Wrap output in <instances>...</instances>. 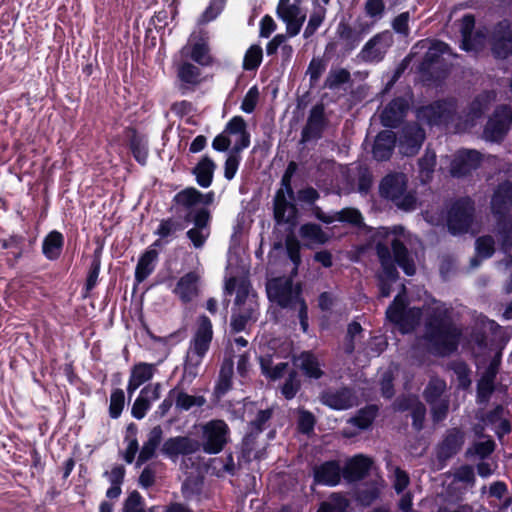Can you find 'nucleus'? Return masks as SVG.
<instances>
[{"mask_svg":"<svg viewBox=\"0 0 512 512\" xmlns=\"http://www.w3.org/2000/svg\"><path fill=\"white\" fill-rule=\"evenodd\" d=\"M462 329L447 308H433L425 317L422 339L428 352L437 357L454 354L460 345Z\"/></svg>","mask_w":512,"mask_h":512,"instance_id":"f257e3e1","label":"nucleus"},{"mask_svg":"<svg viewBox=\"0 0 512 512\" xmlns=\"http://www.w3.org/2000/svg\"><path fill=\"white\" fill-rule=\"evenodd\" d=\"M375 252L381 265L382 273L377 276L379 296L387 298L392 291V283L399 279L398 265L407 276L416 274V265L405 243L399 238H393L390 247L378 241Z\"/></svg>","mask_w":512,"mask_h":512,"instance_id":"f03ea898","label":"nucleus"},{"mask_svg":"<svg viewBox=\"0 0 512 512\" xmlns=\"http://www.w3.org/2000/svg\"><path fill=\"white\" fill-rule=\"evenodd\" d=\"M298 170L295 161L288 162L280 180V187L273 197V217L277 224L296 225L299 209L296 204V192L292 186V179Z\"/></svg>","mask_w":512,"mask_h":512,"instance_id":"7ed1b4c3","label":"nucleus"},{"mask_svg":"<svg viewBox=\"0 0 512 512\" xmlns=\"http://www.w3.org/2000/svg\"><path fill=\"white\" fill-rule=\"evenodd\" d=\"M213 340V326L210 318L202 314L197 318L196 329L190 341L185 370L197 375V370L210 349Z\"/></svg>","mask_w":512,"mask_h":512,"instance_id":"20e7f679","label":"nucleus"},{"mask_svg":"<svg viewBox=\"0 0 512 512\" xmlns=\"http://www.w3.org/2000/svg\"><path fill=\"white\" fill-rule=\"evenodd\" d=\"M226 132L230 134H239L233 147L229 150L224 163V177L228 181L232 180L239 168L241 162V152L248 148L251 143V135L247 130V123L242 116H233L226 123Z\"/></svg>","mask_w":512,"mask_h":512,"instance_id":"39448f33","label":"nucleus"},{"mask_svg":"<svg viewBox=\"0 0 512 512\" xmlns=\"http://www.w3.org/2000/svg\"><path fill=\"white\" fill-rule=\"evenodd\" d=\"M475 202L469 196L456 199L447 211V229L453 236L470 231L475 220Z\"/></svg>","mask_w":512,"mask_h":512,"instance_id":"423d86ee","label":"nucleus"},{"mask_svg":"<svg viewBox=\"0 0 512 512\" xmlns=\"http://www.w3.org/2000/svg\"><path fill=\"white\" fill-rule=\"evenodd\" d=\"M385 314L387 320L397 326L402 334L414 331L420 319V310L409 308L407 299L401 294L394 297Z\"/></svg>","mask_w":512,"mask_h":512,"instance_id":"0eeeda50","label":"nucleus"},{"mask_svg":"<svg viewBox=\"0 0 512 512\" xmlns=\"http://www.w3.org/2000/svg\"><path fill=\"white\" fill-rule=\"evenodd\" d=\"M450 51V46L435 40L428 48L419 65V71L429 80L437 81L446 78L448 71L440 66L444 65L443 55Z\"/></svg>","mask_w":512,"mask_h":512,"instance_id":"6e6552de","label":"nucleus"},{"mask_svg":"<svg viewBox=\"0 0 512 512\" xmlns=\"http://www.w3.org/2000/svg\"><path fill=\"white\" fill-rule=\"evenodd\" d=\"M267 294L271 301L283 309H294L302 298V286L294 285L291 279L276 278L267 287Z\"/></svg>","mask_w":512,"mask_h":512,"instance_id":"1a4fd4ad","label":"nucleus"},{"mask_svg":"<svg viewBox=\"0 0 512 512\" xmlns=\"http://www.w3.org/2000/svg\"><path fill=\"white\" fill-rule=\"evenodd\" d=\"M230 429L224 420L216 419L207 422L202 428L200 448L207 454L220 453L228 442Z\"/></svg>","mask_w":512,"mask_h":512,"instance_id":"9d476101","label":"nucleus"},{"mask_svg":"<svg viewBox=\"0 0 512 512\" xmlns=\"http://www.w3.org/2000/svg\"><path fill=\"white\" fill-rule=\"evenodd\" d=\"M183 221L194 224V227L186 232V237L196 249L202 248L211 233L210 210L207 207H200L195 214L184 215Z\"/></svg>","mask_w":512,"mask_h":512,"instance_id":"9b49d317","label":"nucleus"},{"mask_svg":"<svg viewBox=\"0 0 512 512\" xmlns=\"http://www.w3.org/2000/svg\"><path fill=\"white\" fill-rule=\"evenodd\" d=\"M455 112V102L452 99H438L417 110V118L429 126L447 124Z\"/></svg>","mask_w":512,"mask_h":512,"instance_id":"f8f14e48","label":"nucleus"},{"mask_svg":"<svg viewBox=\"0 0 512 512\" xmlns=\"http://www.w3.org/2000/svg\"><path fill=\"white\" fill-rule=\"evenodd\" d=\"M507 104L498 105L483 128V138L492 143H501L510 131L512 121L507 113Z\"/></svg>","mask_w":512,"mask_h":512,"instance_id":"ddd939ff","label":"nucleus"},{"mask_svg":"<svg viewBox=\"0 0 512 512\" xmlns=\"http://www.w3.org/2000/svg\"><path fill=\"white\" fill-rule=\"evenodd\" d=\"M328 125L323 103L315 104L309 112L307 121L301 130L300 142L305 144L310 141H317L323 137Z\"/></svg>","mask_w":512,"mask_h":512,"instance_id":"4468645a","label":"nucleus"},{"mask_svg":"<svg viewBox=\"0 0 512 512\" xmlns=\"http://www.w3.org/2000/svg\"><path fill=\"white\" fill-rule=\"evenodd\" d=\"M425 137V130L419 124L406 123L397 138L400 153L407 157L415 156L422 147Z\"/></svg>","mask_w":512,"mask_h":512,"instance_id":"2eb2a0df","label":"nucleus"},{"mask_svg":"<svg viewBox=\"0 0 512 512\" xmlns=\"http://www.w3.org/2000/svg\"><path fill=\"white\" fill-rule=\"evenodd\" d=\"M490 46L495 59L505 60L512 55V27L507 21L496 24L490 36Z\"/></svg>","mask_w":512,"mask_h":512,"instance_id":"dca6fc26","label":"nucleus"},{"mask_svg":"<svg viewBox=\"0 0 512 512\" xmlns=\"http://www.w3.org/2000/svg\"><path fill=\"white\" fill-rule=\"evenodd\" d=\"M482 160L483 156L479 151L461 149L457 151L451 162L450 173L456 178L466 177L480 167Z\"/></svg>","mask_w":512,"mask_h":512,"instance_id":"f3484780","label":"nucleus"},{"mask_svg":"<svg viewBox=\"0 0 512 512\" xmlns=\"http://www.w3.org/2000/svg\"><path fill=\"white\" fill-rule=\"evenodd\" d=\"M200 450V442L188 436H175L166 439L161 447V453L171 460L180 455H192Z\"/></svg>","mask_w":512,"mask_h":512,"instance_id":"a211bd4d","label":"nucleus"},{"mask_svg":"<svg viewBox=\"0 0 512 512\" xmlns=\"http://www.w3.org/2000/svg\"><path fill=\"white\" fill-rule=\"evenodd\" d=\"M373 460L364 454L348 458L343 466V478L347 483H356L365 479L371 471Z\"/></svg>","mask_w":512,"mask_h":512,"instance_id":"6ab92c4d","label":"nucleus"},{"mask_svg":"<svg viewBox=\"0 0 512 512\" xmlns=\"http://www.w3.org/2000/svg\"><path fill=\"white\" fill-rule=\"evenodd\" d=\"M343 467L338 460L324 461L313 468V481L315 484L335 487L341 482Z\"/></svg>","mask_w":512,"mask_h":512,"instance_id":"aec40b11","label":"nucleus"},{"mask_svg":"<svg viewBox=\"0 0 512 512\" xmlns=\"http://www.w3.org/2000/svg\"><path fill=\"white\" fill-rule=\"evenodd\" d=\"M409 109L408 101L404 97L392 99L380 114L381 124L388 129L400 126Z\"/></svg>","mask_w":512,"mask_h":512,"instance_id":"412c9836","label":"nucleus"},{"mask_svg":"<svg viewBox=\"0 0 512 512\" xmlns=\"http://www.w3.org/2000/svg\"><path fill=\"white\" fill-rule=\"evenodd\" d=\"M397 144V135L390 129H384L377 133L372 144V157L378 162L391 159Z\"/></svg>","mask_w":512,"mask_h":512,"instance_id":"4be33fe9","label":"nucleus"},{"mask_svg":"<svg viewBox=\"0 0 512 512\" xmlns=\"http://www.w3.org/2000/svg\"><path fill=\"white\" fill-rule=\"evenodd\" d=\"M512 208V182L505 180L497 185L491 197V211L495 217L510 215Z\"/></svg>","mask_w":512,"mask_h":512,"instance_id":"5701e85b","label":"nucleus"},{"mask_svg":"<svg viewBox=\"0 0 512 512\" xmlns=\"http://www.w3.org/2000/svg\"><path fill=\"white\" fill-rule=\"evenodd\" d=\"M388 39L386 33H377L370 38L362 47L358 57L365 63H377L383 60L388 43H384Z\"/></svg>","mask_w":512,"mask_h":512,"instance_id":"b1692460","label":"nucleus"},{"mask_svg":"<svg viewBox=\"0 0 512 512\" xmlns=\"http://www.w3.org/2000/svg\"><path fill=\"white\" fill-rule=\"evenodd\" d=\"M197 206L196 188L189 186L180 190L173 196L169 211L178 215L182 212L185 213L184 215L195 214L199 209Z\"/></svg>","mask_w":512,"mask_h":512,"instance_id":"393cba45","label":"nucleus"},{"mask_svg":"<svg viewBox=\"0 0 512 512\" xmlns=\"http://www.w3.org/2000/svg\"><path fill=\"white\" fill-rule=\"evenodd\" d=\"M321 401L334 410H347L354 405L355 396L351 388L341 387L335 391H324Z\"/></svg>","mask_w":512,"mask_h":512,"instance_id":"a878e982","label":"nucleus"},{"mask_svg":"<svg viewBox=\"0 0 512 512\" xmlns=\"http://www.w3.org/2000/svg\"><path fill=\"white\" fill-rule=\"evenodd\" d=\"M407 189L405 175L402 173H391L386 175L380 182V195L391 202L398 199Z\"/></svg>","mask_w":512,"mask_h":512,"instance_id":"bb28decb","label":"nucleus"},{"mask_svg":"<svg viewBox=\"0 0 512 512\" xmlns=\"http://www.w3.org/2000/svg\"><path fill=\"white\" fill-rule=\"evenodd\" d=\"M200 276L195 271H190L179 278L173 293L179 297L181 302L189 303L199 294L198 284Z\"/></svg>","mask_w":512,"mask_h":512,"instance_id":"cd10ccee","label":"nucleus"},{"mask_svg":"<svg viewBox=\"0 0 512 512\" xmlns=\"http://www.w3.org/2000/svg\"><path fill=\"white\" fill-rule=\"evenodd\" d=\"M202 72L199 67L191 62L184 61L177 66V78L180 81V90L182 94L194 89L201 84Z\"/></svg>","mask_w":512,"mask_h":512,"instance_id":"c85d7f7f","label":"nucleus"},{"mask_svg":"<svg viewBox=\"0 0 512 512\" xmlns=\"http://www.w3.org/2000/svg\"><path fill=\"white\" fill-rule=\"evenodd\" d=\"M158 257L159 252L153 248H147L144 253L140 255L135 267V285L144 282L154 272Z\"/></svg>","mask_w":512,"mask_h":512,"instance_id":"c756f323","label":"nucleus"},{"mask_svg":"<svg viewBox=\"0 0 512 512\" xmlns=\"http://www.w3.org/2000/svg\"><path fill=\"white\" fill-rule=\"evenodd\" d=\"M125 134L128 139V147L136 162L142 166L146 165L149 152L145 137L134 127H127Z\"/></svg>","mask_w":512,"mask_h":512,"instance_id":"7c9ffc66","label":"nucleus"},{"mask_svg":"<svg viewBox=\"0 0 512 512\" xmlns=\"http://www.w3.org/2000/svg\"><path fill=\"white\" fill-rule=\"evenodd\" d=\"M216 168L214 160L210 156L204 155L192 168L191 173L201 188H208L212 185Z\"/></svg>","mask_w":512,"mask_h":512,"instance_id":"2f4dec72","label":"nucleus"},{"mask_svg":"<svg viewBox=\"0 0 512 512\" xmlns=\"http://www.w3.org/2000/svg\"><path fill=\"white\" fill-rule=\"evenodd\" d=\"M103 254V245L97 246L92 254L91 263L89 265L84 286L82 288V295L84 298L88 297L91 291L97 286L99 274L101 270Z\"/></svg>","mask_w":512,"mask_h":512,"instance_id":"473e14b6","label":"nucleus"},{"mask_svg":"<svg viewBox=\"0 0 512 512\" xmlns=\"http://www.w3.org/2000/svg\"><path fill=\"white\" fill-rule=\"evenodd\" d=\"M463 436L458 429L448 432L442 442L438 445L437 457L439 460H448L455 456L461 449Z\"/></svg>","mask_w":512,"mask_h":512,"instance_id":"72a5a7b5","label":"nucleus"},{"mask_svg":"<svg viewBox=\"0 0 512 512\" xmlns=\"http://www.w3.org/2000/svg\"><path fill=\"white\" fill-rule=\"evenodd\" d=\"M234 374V362L231 358H225L220 366L218 379L214 386V395L220 399L232 389Z\"/></svg>","mask_w":512,"mask_h":512,"instance_id":"f704fd0d","label":"nucleus"},{"mask_svg":"<svg viewBox=\"0 0 512 512\" xmlns=\"http://www.w3.org/2000/svg\"><path fill=\"white\" fill-rule=\"evenodd\" d=\"M257 303L249 301L247 306L239 308L238 312H233L230 321L231 333H240L245 331L246 326L251 321H256Z\"/></svg>","mask_w":512,"mask_h":512,"instance_id":"c9c22d12","label":"nucleus"},{"mask_svg":"<svg viewBox=\"0 0 512 512\" xmlns=\"http://www.w3.org/2000/svg\"><path fill=\"white\" fill-rule=\"evenodd\" d=\"M64 235L57 231H50L43 239L42 253L50 261H56L60 258L64 247Z\"/></svg>","mask_w":512,"mask_h":512,"instance_id":"e433bc0d","label":"nucleus"},{"mask_svg":"<svg viewBox=\"0 0 512 512\" xmlns=\"http://www.w3.org/2000/svg\"><path fill=\"white\" fill-rule=\"evenodd\" d=\"M189 58L202 67L212 66L214 57L211 55V49L208 41L199 37L190 45Z\"/></svg>","mask_w":512,"mask_h":512,"instance_id":"4c0bfd02","label":"nucleus"},{"mask_svg":"<svg viewBox=\"0 0 512 512\" xmlns=\"http://www.w3.org/2000/svg\"><path fill=\"white\" fill-rule=\"evenodd\" d=\"M297 361L300 362L298 366L306 377L318 380L324 375L317 357L311 351L301 352Z\"/></svg>","mask_w":512,"mask_h":512,"instance_id":"58836bf2","label":"nucleus"},{"mask_svg":"<svg viewBox=\"0 0 512 512\" xmlns=\"http://www.w3.org/2000/svg\"><path fill=\"white\" fill-rule=\"evenodd\" d=\"M495 377L496 372L490 367L489 370L478 380L476 387L477 403L486 404L489 402L495 391Z\"/></svg>","mask_w":512,"mask_h":512,"instance_id":"ea45409f","label":"nucleus"},{"mask_svg":"<svg viewBox=\"0 0 512 512\" xmlns=\"http://www.w3.org/2000/svg\"><path fill=\"white\" fill-rule=\"evenodd\" d=\"M185 229V222L174 217H167L160 220L157 229L154 234L164 239L165 243H169L170 240L176 237L177 232H181Z\"/></svg>","mask_w":512,"mask_h":512,"instance_id":"a19ab883","label":"nucleus"},{"mask_svg":"<svg viewBox=\"0 0 512 512\" xmlns=\"http://www.w3.org/2000/svg\"><path fill=\"white\" fill-rule=\"evenodd\" d=\"M336 33L340 40L344 42L345 51H353L363 40L360 33L356 31L349 23L341 21L337 26Z\"/></svg>","mask_w":512,"mask_h":512,"instance_id":"79ce46f5","label":"nucleus"},{"mask_svg":"<svg viewBox=\"0 0 512 512\" xmlns=\"http://www.w3.org/2000/svg\"><path fill=\"white\" fill-rule=\"evenodd\" d=\"M379 408L375 404H370L361 408L352 418L351 422L354 426L361 430L368 429L377 417Z\"/></svg>","mask_w":512,"mask_h":512,"instance_id":"37998d69","label":"nucleus"},{"mask_svg":"<svg viewBox=\"0 0 512 512\" xmlns=\"http://www.w3.org/2000/svg\"><path fill=\"white\" fill-rule=\"evenodd\" d=\"M301 238L323 245L329 241V235L316 223H305L299 229Z\"/></svg>","mask_w":512,"mask_h":512,"instance_id":"c03bdc74","label":"nucleus"},{"mask_svg":"<svg viewBox=\"0 0 512 512\" xmlns=\"http://www.w3.org/2000/svg\"><path fill=\"white\" fill-rule=\"evenodd\" d=\"M496 224L503 249H512V215L496 217Z\"/></svg>","mask_w":512,"mask_h":512,"instance_id":"a18cd8bd","label":"nucleus"},{"mask_svg":"<svg viewBox=\"0 0 512 512\" xmlns=\"http://www.w3.org/2000/svg\"><path fill=\"white\" fill-rule=\"evenodd\" d=\"M260 367L262 374L272 380L276 381L284 376L289 365L287 362H280L276 365H273V362L270 358H261Z\"/></svg>","mask_w":512,"mask_h":512,"instance_id":"49530a36","label":"nucleus"},{"mask_svg":"<svg viewBox=\"0 0 512 512\" xmlns=\"http://www.w3.org/2000/svg\"><path fill=\"white\" fill-rule=\"evenodd\" d=\"M263 59V50L259 44L251 45L245 52L242 68L245 71H255L259 68Z\"/></svg>","mask_w":512,"mask_h":512,"instance_id":"de8ad7c7","label":"nucleus"},{"mask_svg":"<svg viewBox=\"0 0 512 512\" xmlns=\"http://www.w3.org/2000/svg\"><path fill=\"white\" fill-rule=\"evenodd\" d=\"M351 81V74L345 68L331 69L325 79L324 88L329 90L338 89L341 85Z\"/></svg>","mask_w":512,"mask_h":512,"instance_id":"09e8293b","label":"nucleus"},{"mask_svg":"<svg viewBox=\"0 0 512 512\" xmlns=\"http://www.w3.org/2000/svg\"><path fill=\"white\" fill-rule=\"evenodd\" d=\"M155 366L146 362H139L131 368L130 377L140 386L151 380L154 376Z\"/></svg>","mask_w":512,"mask_h":512,"instance_id":"8fccbe9b","label":"nucleus"},{"mask_svg":"<svg viewBox=\"0 0 512 512\" xmlns=\"http://www.w3.org/2000/svg\"><path fill=\"white\" fill-rule=\"evenodd\" d=\"M335 221L359 227L363 224V216L357 208L346 207L333 214V222Z\"/></svg>","mask_w":512,"mask_h":512,"instance_id":"3c124183","label":"nucleus"},{"mask_svg":"<svg viewBox=\"0 0 512 512\" xmlns=\"http://www.w3.org/2000/svg\"><path fill=\"white\" fill-rule=\"evenodd\" d=\"M261 433L249 429V431L245 434L241 442V452L239 456V460L249 463L251 461L252 453L255 450L257 440Z\"/></svg>","mask_w":512,"mask_h":512,"instance_id":"603ef678","label":"nucleus"},{"mask_svg":"<svg viewBox=\"0 0 512 512\" xmlns=\"http://www.w3.org/2000/svg\"><path fill=\"white\" fill-rule=\"evenodd\" d=\"M125 407V393L121 388H115L111 391L108 413L110 418L118 419Z\"/></svg>","mask_w":512,"mask_h":512,"instance_id":"864d4df0","label":"nucleus"},{"mask_svg":"<svg viewBox=\"0 0 512 512\" xmlns=\"http://www.w3.org/2000/svg\"><path fill=\"white\" fill-rule=\"evenodd\" d=\"M206 403L204 396L189 395L184 391L177 393L175 397V405L179 410L188 411L192 407H202Z\"/></svg>","mask_w":512,"mask_h":512,"instance_id":"5fc2aeb1","label":"nucleus"},{"mask_svg":"<svg viewBox=\"0 0 512 512\" xmlns=\"http://www.w3.org/2000/svg\"><path fill=\"white\" fill-rule=\"evenodd\" d=\"M285 246L287 256L294 265V269L297 270L301 264V245L296 236L290 233L286 236Z\"/></svg>","mask_w":512,"mask_h":512,"instance_id":"6e6d98bb","label":"nucleus"},{"mask_svg":"<svg viewBox=\"0 0 512 512\" xmlns=\"http://www.w3.org/2000/svg\"><path fill=\"white\" fill-rule=\"evenodd\" d=\"M363 328L357 321H352L347 326V332L343 342V350L347 355H351L355 350V339L361 335Z\"/></svg>","mask_w":512,"mask_h":512,"instance_id":"4d7b16f0","label":"nucleus"},{"mask_svg":"<svg viewBox=\"0 0 512 512\" xmlns=\"http://www.w3.org/2000/svg\"><path fill=\"white\" fill-rule=\"evenodd\" d=\"M327 67L326 61L322 57H313L308 65L306 74L309 76V83L311 87L316 86L321 75L325 72Z\"/></svg>","mask_w":512,"mask_h":512,"instance_id":"13d9d810","label":"nucleus"},{"mask_svg":"<svg viewBox=\"0 0 512 512\" xmlns=\"http://www.w3.org/2000/svg\"><path fill=\"white\" fill-rule=\"evenodd\" d=\"M451 369L457 376L459 387L463 390L471 386V370L465 361H456L451 364Z\"/></svg>","mask_w":512,"mask_h":512,"instance_id":"bf43d9fd","label":"nucleus"},{"mask_svg":"<svg viewBox=\"0 0 512 512\" xmlns=\"http://www.w3.org/2000/svg\"><path fill=\"white\" fill-rule=\"evenodd\" d=\"M300 388L301 382L298 378V373L296 370H291L281 388V393L285 399L291 400L296 396Z\"/></svg>","mask_w":512,"mask_h":512,"instance_id":"052dcab7","label":"nucleus"},{"mask_svg":"<svg viewBox=\"0 0 512 512\" xmlns=\"http://www.w3.org/2000/svg\"><path fill=\"white\" fill-rule=\"evenodd\" d=\"M475 249L477 255L482 259H488L495 252V242L492 236L483 235L476 239Z\"/></svg>","mask_w":512,"mask_h":512,"instance_id":"680f3d73","label":"nucleus"},{"mask_svg":"<svg viewBox=\"0 0 512 512\" xmlns=\"http://www.w3.org/2000/svg\"><path fill=\"white\" fill-rule=\"evenodd\" d=\"M326 9L324 7H319L318 10L314 11L310 17L309 21L307 23V26L304 30L303 37L305 39L310 38L315 34V32L318 30V28L321 26L325 19Z\"/></svg>","mask_w":512,"mask_h":512,"instance_id":"e2e57ef3","label":"nucleus"},{"mask_svg":"<svg viewBox=\"0 0 512 512\" xmlns=\"http://www.w3.org/2000/svg\"><path fill=\"white\" fill-rule=\"evenodd\" d=\"M436 166V154L430 149H426L425 153L418 160L419 171L427 178H431Z\"/></svg>","mask_w":512,"mask_h":512,"instance_id":"0e129e2a","label":"nucleus"},{"mask_svg":"<svg viewBox=\"0 0 512 512\" xmlns=\"http://www.w3.org/2000/svg\"><path fill=\"white\" fill-rule=\"evenodd\" d=\"M273 409L267 408L259 410L256 414L255 419L248 423V428L259 433H262L266 429V424L272 419Z\"/></svg>","mask_w":512,"mask_h":512,"instance_id":"69168bd1","label":"nucleus"},{"mask_svg":"<svg viewBox=\"0 0 512 512\" xmlns=\"http://www.w3.org/2000/svg\"><path fill=\"white\" fill-rule=\"evenodd\" d=\"M251 290V283L248 279L242 278L238 284H237V290H236V297L234 304L238 308H242L244 306H247L249 301H252L249 298Z\"/></svg>","mask_w":512,"mask_h":512,"instance_id":"338daca9","label":"nucleus"},{"mask_svg":"<svg viewBox=\"0 0 512 512\" xmlns=\"http://www.w3.org/2000/svg\"><path fill=\"white\" fill-rule=\"evenodd\" d=\"M123 512H146L144 499L137 490L132 491L124 501Z\"/></svg>","mask_w":512,"mask_h":512,"instance_id":"774afa93","label":"nucleus"}]
</instances>
